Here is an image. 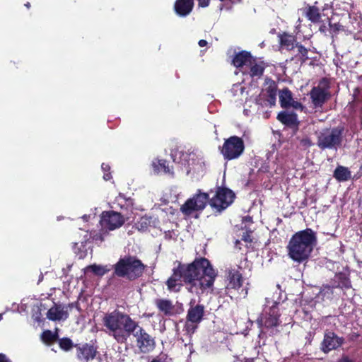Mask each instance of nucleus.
<instances>
[{
    "label": "nucleus",
    "mask_w": 362,
    "mask_h": 362,
    "mask_svg": "<svg viewBox=\"0 0 362 362\" xmlns=\"http://www.w3.org/2000/svg\"><path fill=\"white\" fill-rule=\"evenodd\" d=\"M216 276L217 273L210 262L206 258L201 257L189 264L179 262L166 284L170 291L177 292L184 282L189 292L200 295L214 285Z\"/></svg>",
    "instance_id": "1"
},
{
    "label": "nucleus",
    "mask_w": 362,
    "mask_h": 362,
    "mask_svg": "<svg viewBox=\"0 0 362 362\" xmlns=\"http://www.w3.org/2000/svg\"><path fill=\"white\" fill-rule=\"evenodd\" d=\"M102 323L103 331L119 344L126 343L137 327V322L129 315L117 310L105 313Z\"/></svg>",
    "instance_id": "2"
},
{
    "label": "nucleus",
    "mask_w": 362,
    "mask_h": 362,
    "mask_svg": "<svg viewBox=\"0 0 362 362\" xmlns=\"http://www.w3.org/2000/svg\"><path fill=\"white\" fill-rule=\"evenodd\" d=\"M317 243L316 233L311 228L296 232L287 245L288 256L296 262H304L309 259Z\"/></svg>",
    "instance_id": "3"
},
{
    "label": "nucleus",
    "mask_w": 362,
    "mask_h": 362,
    "mask_svg": "<svg viewBox=\"0 0 362 362\" xmlns=\"http://www.w3.org/2000/svg\"><path fill=\"white\" fill-rule=\"evenodd\" d=\"M281 307L282 303L280 302L269 298H265L262 313L257 320L258 326L261 329L259 337L264 334L275 335L279 332Z\"/></svg>",
    "instance_id": "4"
},
{
    "label": "nucleus",
    "mask_w": 362,
    "mask_h": 362,
    "mask_svg": "<svg viewBox=\"0 0 362 362\" xmlns=\"http://www.w3.org/2000/svg\"><path fill=\"white\" fill-rule=\"evenodd\" d=\"M171 157L175 163L181 165L187 175L192 177L199 176L205 170L204 157L199 151L189 152L176 150L172 151Z\"/></svg>",
    "instance_id": "5"
},
{
    "label": "nucleus",
    "mask_w": 362,
    "mask_h": 362,
    "mask_svg": "<svg viewBox=\"0 0 362 362\" xmlns=\"http://www.w3.org/2000/svg\"><path fill=\"white\" fill-rule=\"evenodd\" d=\"M124 218L118 212L114 211H103L100 220L101 230L93 233V240L97 243H103L109 235V231L120 228L124 223Z\"/></svg>",
    "instance_id": "6"
},
{
    "label": "nucleus",
    "mask_w": 362,
    "mask_h": 362,
    "mask_svg": "<svg viewBox=\"0 0 362 362\" xmlns=\"http://www.w3.org/2000/svg\"><path fill=\"white\" fill-rule=\"evenodd\" d=\"M144 268V264L133 256L120 258L114 266L115 275L129 280H134L141 276Z\"/></svg>",
    "instance_id": "7"
},
{
    "label": "nucleus",
    "mask_w": 362,
    "mask_h": 362,
    "mask_svg": "<svg viewBox=\"0 0 362 362\" xmlns=\"http://www.w3.org/2000/svg\"><path fill=\"white\" fill-rule=\"evenodd\" d=\"M344 128L338 126L322 130L317 136V144L320 149L337 150L341 146Z\"/></svg>",
    "instance_id": "8"
},
{
    "label": "nucleus",
    "mask_w": 362,
    "mask_h": 362,
    "mask_svg": "<svg viewBox=\"0 0 362 362\" xmlns=\"http://www.w3.org/2000/svg\"><path fill=\"white\" fill-rule=\"evenodd\" d=\"M244 149L243 139L238 136H232L225 140L221 151L225 159L233 160L240 157Z\"/></svg>",
    "instance_id": "9"
},
{
    "label": "nucleus",
    "mask_w": 362,
    "mask_h": 362,
    "mask_svg": "<svg viewBox=\"0 0 362 362\" xmlns=\"http://www.w3.org/2000/svg\"><path fill=\"white\" fill-rule=\"evenodd\" d=\"M209 201L208 194L198 192L192 198L188 199L180 207V211L185 216H191L193 213L201 211L206 207Z\"/></svg>",
    "instance_id": "10"
},
{
    "label": "nucleus",
    "mask_w": 362,
    "mask_h": 362,
    "mask_svg": "<svg viewBox=\"0 0 362 362\" xmlns=\"http://www.w3.org/2000/svg\"><path fill=\"white\" fill-rule=\"evenodd\" d=\"M234 198L235 194L232 190L226 187H218L215 196L209 202L214 209L221 212L233 203Z\"/></svg>",
    "instance_id": "11"
},
{
    "label": "nucleus",
    "mask_w": 362,
    "mask_h": 362,
    "mask_svg": "<svg viewBox=\"0 0 362 362\" xmlns=\"http://www.w3.org/2000/svg\"><path fill=\"white\" fill-rule=\"evenodd\" d=\"M136 339V344L140 351L147 353L153 350L155 346L154 339L137 322V327L132 332Z\"/></svg>",
    "instance_id": "12"
},
{
    "label": "nucleus",
    "mask_w": 362,
    "mask_h": 362,
    "mask_svg": "<svg viewBox=\"0 0 362 362\" xmlns=\"http://www.w3.org/2000/svg\"><path fill=\"white\" fill-rule=\"evenodd\" d=\"M329 86L325 79L322 80L317 86L313 87L310 95L315 107H320L327 100L330 94Z\"/></svg>",
    "instance_id": "13"
},
{
    "label": "nucleus",
    "mask_w": 362,
    "mask_h": 362,
    "mask_svg": "<svg viewBox=\"0 0 362 362\" xmlns=\"http://www.w3.org/2000/svg\"><path fill=\"white\" fill-rule=\"evenodd\" d=\"M228 283L226 289L230 292V290H237L240 298H245L247 295V287L243 286V279L239 271L232 269L228 272Z\"/></svg>",
    "instance_id": "14"
},
{
    "label": "nucleus",
    "mask_w": 362,
    "mask_h": 362,
    "mask_svg": "<svg viewBox=\"0 0 362 362\" xmlns=\"http://www.w3.org/2000/svg\"><path fill=\"white\" fill-rule=\"evenodd\" d=\"M344 339L331 331L325 332L320 344V349L325 354L335 350L342 345Z\"/></svg>",
    "instance_id": "15"
},
{
    "label": "nucleus",
    "mask_w": 362,
    "mask_h": 362,
    "mask_svg": "<svg viewBox=\"0 0 362 362\" xmlns=\"http://www.w3.org/2000/svg\"><path fill=\"white\" fill-rule=\"evenodd\" d=\"M204 314V306L201 304L195 305V300L192 299L187 314V320L192 323L199 324L203 319Z\"/></svg>",
    "instance_id": "16"
},
{
    "label": "nucleus",
    "mask_w": 362,
    "mask_h": 362,
    "mask_svg": "<svg viewBox=\"0 0 362 362\" xmlns=\"http://www.w3.org/2000/svg\"><path fill=\"white\" fill-rule=\"evenodd\" d=\"M279 102L281 106L284 108L292 107L295 110H303V105L300 103L294 100L292 93L288 88H284L279 93Z\"/></svg>",
    "instance_id": "17"
},
{
    "label": "nucleus",
    "mask_w": 362,
    "mask_h": 362,
    "mask_svg": "<svg viewBox=\"0 0 362 362\" xmlns=\"http://www.w3.org/2000/svg\"><path fill=\"white\" fill-rule=\"evenodd\" d=\"M252 59L253 57L250 52L242 51L235 54L232 62L235 67L241 69L242 71L245 74Z\"/></svg>",
    "instance_id": "18"
},
{
    "label": "nucleus",
    "mask_w": 362,
    "mask_h": 362,
    "mask_svg": "<svg viewBox=\"0 0 362 362\" xmlns=\"http://www.w3.org/2000/svg\"><path fill=\"white\" fill-rule=\"evenodd\" d=\"M193 6V0H177L174 8L179 16L185 17L191 13Z\"/></svg>",
    "instance_id": "19"
},
{
    "label": "nucleus",
    "mask_w": 362,
    "mask_h": 362,
    "mask_svg": "<svg viewBox=\"0 0 362 362\" xmlns=\"http://www.w3.org/2000/svg\"><path fill=\"white\" fill-rule=\"evenodd\" d=\"M151 167L155 174L163 173L170 176L174 175V173L169 166L168 162L165 159H154L151 163Z\"/></svg>",
    "instance_id": "20"
},
{
    "label": "nucleus",
    "mask_w": 362,
    "mask_h": 362,
    "mask_svg": "<svg viewBox=\"0 0 362 362\" xmlns=\"http://www.w3.org/2000/svg\"><path fill=\"white\" fill-rule=\"evenodd\" d=\"M69 314L62 305H54L49 309L47 313V317L52 321L65 320L68 318Z\"/></svg>",
    "instance_id": "21"
},
{
    "label": "nucleus",
    "mask_w": 362,
    "mask_h": 362,
    "mask_svg": "<svg viewBox=\"0 0 362 362\" xmlns=\"http://www.w3.org/2000/svg\"><path fill=\"white\" fill-rule=\"evenodd\" d=\"M334 288L346 290L351 288V283L349 276L344 273H337L330 282Z\"/></svg>",
    "instance_id": "22"
},
{
    "label": "nucleus",
    "mask_w": 362,
    "mask_h": 362,
    "mask_svg": "<svg viewBox=\"0 0 362 362\" xmlns=\"http://www.w3.org/2000/svg\"><path fill=\"white\" fill-rule=\"evenodd\" d=\"M77 357L81 361L92 360L95 357L96 349L88 344H85L77 348Z\"/></svg>",
    "instance_id": "23"
},
{
    "label": "nucleus",
    "mask_w": 362,
    "mask_h": 362,
    "mask_svg": "<svg viewBox=\"0 0 362 362\" xmlns=\"http://www.w3.org/2000/svg\"><path fill=\"white\" fill-rule=\"evenodd\" d=\"M276 91L277 87L274 82L271 83L268 87L263 90L262 96L264 99L265 105L272 107L275 105Z\"/></svg>",
    "instance_id": "24"
},
{
    "label": "nucleus",
    "mask_w": 362,
    "mask_h": 362,
    "mask_svg": "<svg viewBox=\"0 0 362 362\" xmlns=\"http://www.w3.org/2000/svg\"><path fill=\"white\" fill-rule=\"evenodd\" d=\"M264 69L265 66L262 62L257 61L253 58L247 68L246 73L252 78H259L263 74Z\"/></svg>",
    "instance_id": "25"
},
{
    "label": "nucleus",
    "mask_w": 362,
    "mask_h": 362,
    "mask_svg": "<svg viewBox=\"0 0 362 362\" xmlns=\"http://www.w3.org/2000/svg\"><path fill=\"white\" fill-rule=\"evenodd\" d=\"M155 305L159 311L166 316H171L174 313L175 307L170 300L162 298L156 299Z\"/></svg>",
    "instance_id": "26"
},
{
    "label": "nucleus",
    "mask_w": 362,
    "mask_h": 362,
    "mask_svg": "<svg viewBox=\"0 0 362 362\" xmlns=\"http://www.w3.org/2000/svg\"><path fill=\"white\" fill-rule=\"evenodd\" d=\"M277 119L287 126H295L297 124V115L293 112L283 111L279 113Z\"/></svg>",
    "instance_id": "27"
},
{
    "label": "nucleus",
    "mask_w": 362,
    "mask_h": 362,
    "mask_svg": "<svg viewBox=\"0 0 362 362\" xmlns=\"http://www.w3.org/2000/svg\"><path fill=\"white\" fill-rule=\"evenodd\" d=\"M351 173L348 168L339 165L334 171V177L339 182H345L351 178Z\"/></svg>",
    "instance_id": "28"
},
{
    "label": "nucleus",
    "mask_w": 362,
    "mask_h": 362,
    "mask_svg": "<svg viewBox=\"0 0 362 362\" xmlns=\"http://www.w3.org/2000/svg\"><path fill=\"white\" fill-rule=\"evenodd\" d=\"M280 43L281 47L287 50L293 49L297 44L294 36L286 33L281 35Z\"/></svg>",
    "instance_id": "29"
},
{
    "label": "nucleus",
    "mask_w": 362,
    "mask_h": 362,
    "mask_svg": "<svg viewBox=\"0 0 362 362\" xmlns=\"http://www.w3.org/2000/svg\"><path fill=\"white\" fill-rule=\"evenodd\" d=\"M305 15L313 23L319 22L321 18L319 9L315 6H308L305 11Z\"/></svg>",
    "instance_id": "30"
},
{
    "label": "nucleus",
    "mask_w": 362,
    "mask_h": 362,
    "mask_svg": "<svg viewBox=\"0 0 362 362\" xmlns=\"http://www.w3.org/2000/svg\"><path fill=\"white\" fill-rule=\"evenodd\" d=\"M334 288L331 284L323 285L317 296L322 300H331L334 296Z\"/></svg>",
    "instance_id": "31"
},
{
    "label": "nucleus",
    "mask_w": 362,
    "mask_h": 362,
    "mask_svg": "<svg viewBox=\"0 0 362 362\" xmlns=\"http://www.w3.org/2000/svg\"><path fill=\"white\" fill-rule=\"evenodd\" d=\"M109 271L110 269L106 267L97 264L90 265L85 269V272H91L98 276H103Z\"/></svg>",
    "instance_id": "32"
},
{
    "label": "nucleus",
    "mask_w": 362,
    "mask_h": 362,
    "mask_svg": "<svg viewBox=\"0 0 362 362\" xmlns=\"http://www.w3.org/2000/svg\"><path fill=\"white\" fill-rule=\"evenodd\" d=\"M197 325L198 324L192 323V322H189L187 320V322L185 325L184 330L185 331L189 339H191L192 335L195 332L196 329H197Z\"/></svg>",
    "instance_id": "33"
},
{
    "label": "nucleus",
    "mask_w": 362,
    "mask_h": 362,
    "mask_svg": "<svg viewBox=\"0 0 362 362\" xmlns=\"http://www.w3.org/2000/svg\"><path fill=\"white\" fill-rule=\"evenodd\" d=\"M59 346L64 351H69L74 346L72 341L69 338H62L59 341Z\"/></svg>",
    "instance_id": "34"
},
{
    "label": "nucleus",
    "mask_w": 362,
    "mask_h": 362,
    "mask_svg": "<svg viewBox=\"0 0 362 362\" xmlns=\"http://www.w3.org/2000/svg\"><path fill=\"white\" fill-rule=\"evenodd\" d=\"M234 96L243 95L245 88L241 83H235L230 90Z\"/></svg>",
    "instance_id": "35"
},
{
    "label": "nucleus",
    "mask_w": 362,
    "mask_h": 362,
    "mask_svg": "<svg viewBox=\"0 0 362 362\" xmlns=\"http://www.w3.org/2000/svg\"><path fill=\"white\" fill-rule=\"evenodd\" d=\"M329 32L332 36L336 35L339 33V31L344 30V27L340 23H332L331 22L329 23Z\"/></svg>",
    "instance_id": "36"
},
{
    "label": "nucleus",
    "mask_w": 362,
    "mask_h": 362,
    "mask_svg": "<svg viewBox=\"0 0 362 362\" xmlns=\"http://www.w3.org/2000/svg\"><path fill=\"white\" fill-rule=\"evenodd\" d=\"M296 47L297 48L298 54L300 55V59L303 61H305L308 59V49L301 45L296 44Z\"/></svg>",
    "instance_id": "37"
},
{
    "label": "nucleus",
    "mask_w": 362,
    "mask_h": 362,
    "mask_svg": "<svg viewBox=\"0 0 362 362\" xmlns=\"http://www.w3.org/2000/svg\"><path fill=\"white\" fill-rule=\"evenodd\" d=\"M55 338H56L55 334L49 330L45 331L42 334V340L45 341H47V342L54 341L55 339Z\"/></svg>",
    "instance_id": "38"
},
{
    "label": "nucleus",
    "mask_w": 362,
    "mask_h": 362,
    "mask_svg": "<svg viewBox=\"0 0 362 362\" xmlns=\"http://www.w3.org/2000/svg\"><path fill=\"white\" fill-rule=\"evenodd\" d=\"M102 170L104 173L103 178L105 180L107 181L110 180L112 177L110 173V167L108 164L103 163L101 165Z\"/></svg>",
    "instance_id": "39"
},
{
    "label": "nucleus",
    "mask_w": 362,
    "mask_h": 362,
    "mask_svg": "<svg viewBox=\"0 0 362 362\" xmlns=\"http://www.w3.org/2000/svg\"><path fill=\"white\" fill-rule=\"evenodd\" d=\"M199 6L200 7H207L209 5L210 0H197Z\"/></svg>",
    "instance_id": "40"
},
{
    "label": "nucleus",
    "mask_w": 362,
    "mask_h": 362,
    "mask_svg": "<svg viewBox=\"0 0 362 362\" xmlns=\"http://www.w3.org/2000/svg\"><path fill=\"white\" fill-rule=\"evenodd\" d=\"M0 362H11V361L5 354H0Z\"/></svg>",
    "instance_id": "41"
},
{
    "label": "nucleus",
    "mask_w": 362,
    "mask_h": 362,
    "mask_svg": "<svg viewBox=\"0 0 362 362\" xmlns=\"http://www.w3.org/2000/svg\"><path fill=\"white\" fill-rule=\"evenodd\" d=\"M146 222H147V219L141 218V222L139 223L141 227V228H139V230H144V228H145L144 226L146 225V223H147Z\"/></svg>",
    "instance_id": "42"
},
{
    "label": "nucleus",
    "mask_w": 362,
    "mask_h": 362,
    "mask_svg": "<svg viewBox=\"0 0 362 362\" xmlns=\"http://www.w3.org/2000/svg\"><path fill=\"white\" fill-rule=\"evenodd\" d=\"M146 222H147V219L141 218V222L139 223L141 227V228H139V230H144V228H145L144 226L146 225V223H147Z\"/></svg>",
    "instance_id": "43"
},
{
    "label": "nucleus",
    "mask_w": 362,
    "mask_h": 362,
    "mask_svg": "<svg viewBox=\"0 0 362 362\" xmlns=\"http://www.w3.org/2000/svg\"><path fill=\"white\" fill-rule=\"evenodd\" d=\"M301 143L303 144L304 145H306V146H308L312 145V142L310 140V139H308V138H305V139H302Z\"/></svg>",
    "instance_id": "44"
},
{
    "label": "nucleus",
    "mask_w": 362,
    "mask_h": 362,
    "mask_svg": "<svg viewBox=\"0 0 362 362\" xmlns=\"http://www.w3.org/2000/svg\"><path fill=\"white\" fill-rule=\"evenodd\" d=\"M243 223H252V217L249 216H245L243 218Z\"/></svg>",
    "instance_id": "45"
},
{
    "label": "nucleus",
    "mask_w": 362,
    "mask_h": 362,
    "mask_svg": "<svg viewBox=\"0 0 362 362\" xmlns=\"http://www.w3.org/2000/svg\"><path fill=\"white\" fill-rule=\"evenodd\" d=\"M337 362H354V361L352 360H351L350 358H349L348 357H342Z\"/></svg>",
    "instance_id": "46"
},
{
    "label": "nucleus",
    "mask_w": 362,
    "mask_h": 362,
    "mask_svg": "<svg viewBox=\"0 0 362 362\" xmlns=\"http://www.w3.org/2000/svg\"><path fill=\"white\" fill-rule=\"evenodd\" d=\"M198 44L200 47H203L207 45V42L204 40H200Z\"/></svg>",
    "instance_id": "47"
},
{
    "label": "nucleus",
    "mask_w": 362,
    "mask_h": 362,
    "mask_svg": "<svg viewBox=\"0 0 362 362\" xmlns=\"http://www.w3.org/2000/svg\"><path fill=\"white\" fill-rule=\"evenodd\" d=\"M90 218V215H83L82 216V218L84 221H88L89 218Z\"/></svg>",
    "instance_id": "48"
},
{
    "label": "nucleus",
    "mask_w": 362,
    "mask_h": 362,
    "mask_svg": "<svg viewBox=\"0 0 362 362\" xmlns=\"http://www.w3.org/2000/svg\"><path fill=\"white\" fill-rule=\"evenodd\" d=\"M42 278H43L42 274H40L39 280H38V283L42 281Z\"/></svg>",
    "instance_id": "49"
},
{
    "label": "nucleus",
    "mask_w": 362,
    "mask_h": 362,
    "mask_svg": "<svg viewBox=\"0 0 362 362\" xmlns=\"http://www.w3.org/2000/svg\"><path fill=\"white\" fill-rule=\"evenodd\" d=\"M25 6L27 8H30V3H28V2L27 4H25Z\"/></svg>",
    "instance_id": "50"
},
{
    "label": "nucleus",
    "mask_w": 362,
    "mask_h": 362,
    "mask_svg": "<svg viewBox=\"0 0 362 362\" xmlns=\"http://www.w3.org/2000/svg\"><path fill=\"white\" fill-rule=\"evenodd\" d=\"M219 1L221 2H224V1H231L232 0H219Z\"/></svg>",
    "instance_id": "51"
},
{
    "label": "nucleus",
    "mask_w": 362,
    "mask_h": 362,
    "mask_svg": "<svg viewBox=\"0 0 362 362\" xmlns=\"http://www.w3.org/2000/svg\"><path fill=\"white\" fill-rule=\"evenodd\" d=\"M2 318H3V313H1V314H0V320H2Z\"/></svg>",
    "instance_id": "52"
},
{
    "label": "nucleus",
    "mask_w": 362,
    "mask_h": 362,
    "mask_svg": "<svg viewBox=\"0 0 362 362\" xmlns=\"http://www.w3.org/2000/svg\"><path fill=\"white\" fill-rule=\"evenodd\" d=\"M320 30L321 31H323V30H324V28L322 26V27H320Z\"/></svg>",
    "instance_id": "53"
},
{
    "label": "nucleus",
    "mask_w": 362,
    "mask_h": 362,
    "mask_svg": "<svg viewBox=\"0 0 362 362\" xmlns=\"http://www.w3.org/2000/svg\"><path fill=\"white\" fill-rule=\"evenodd\" d=\"M165 237H169V235H168L167 233L165 234Z\"/></svg>",
    "instance_id": "54"
},
{
    "label": "nucleus",
    "mask_w": 362,
    "mask_h": 362,
    "mask_svg": "<svg viewBox=\"0 0 362 362\" xmlns=\"http://www.w3.org/2000/svg\"><path fill=\"white\" fill-rule=\"evenodd\" d=\"M165 237H169V235H168L167 233L165 234Z\"/></svg>",
    "instance_id": "55"
}]
</instances>
